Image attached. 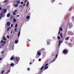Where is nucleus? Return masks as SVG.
I'll list each match as a JSON object with an SVG mask.
<instances>
[{"label":"nucleus","mask_w":74,"mask_h":74,"mask_svg":"<svg viewBox=\"0 0 74 74\" xmlns=\"http://www.w3.org/2000/svg\"><path fill=\"white\" fill-rule=\"evenodd\" d=\"M18 59H19V58L17 57L16 58V59H15V63L16 64H18Z\"/></svg>","instance_id":"1"},{"label":"nucleus","mask_w":74,"mask_h":74,"mask_svg":"<svg viewBox=\"0 0 74 74\" xmlns=\"http://www.w3.org/2000/svg\"><path fill=\"white\" fill-rule=\"evenodd\" d=\"M63 53H64V54H67V51L66 49H64L63 51Z\"/></svg>","instance_id":"2"},{"label":"nucleus","mask_w":74,"mask_h":74,"mask_svg":"<svg viewBox=\"0 0 74 74\" xmlns=\"http://www.w3.org/2000/svg\"><path fill=\"white\" fill-rule=\"evenodd\" d=\"M63 42V41H61V40H59L58 42V46L60 47V43H62Z\"/></svg>","instance_id":"3"},{"label":"nucleus","mask_w":74,"mask_h":74,"mask_svg":"<svg viewBox=\"0 0 74 74\" xmlns=\"http://www.w3.org/2000/svg\"><path fill=\"white\" fill-rule=\"evenodd\" d=\"M73 26V24L72 23H70L69 24V28H71V27H72Z\"/></svg>","instance_id":"4"},{"label":"nucleus","mask_w":74,"mask_h":74,"mask_svg":"<svg viewBox=\"0 0 74 74\" xmlns=\"http://www.w3.org/2000/svg\"><path fill=\"white\" fill-rule=\"evenodd\" d=\"M15 60V57H14V56H13L10 59V60Z\"/></svg>","instance_id":"5"},{"label":"nucleus","mask_w":74,"mask_h":74,"mask_svg":"<svg viewBox=\"0 0 74 74\" xmlns=\"http://www.w3.org/2000/svg\"><path fill=\"white\" fill-rule=\"evenodd\" d=\"M62 30H63V29H62V27L60 28V30H59L58 34H59L60 33V31H61V32H62Z\"/></svg>","instance_id":"6"},{"label":"nucleus","mask_w":74,"mask_h":74,"mask_svg":"<svg viewBox=\"0 0 74 74\" xmlns=\"http://www.w3.org/2000/svg\"><path fill=\"white\" fill-rule=\"evenodd\" d=\"M20 33H21V29H20V30L19 31L18 34V38L19 37V36H20Z\"/></svg>","instance_id":"7"},{"label":"nucleus","mask_w":74,"mask_h":74,"mask_svg":"<svg viewBox=\"0 0 74 74\" xmlns=\"http://www.w3.org/2000/svg\"><path fill=\"white\" fill-rule=\"evenodd\" d=\"M3 42V40H1V43H0V49H1V45L2 43Z\"/></svg>","instance_id":"8"},{"label":"nucleus","mask_w":74,"mask_h":74,"mask_svg":"<svg viewBox=\"0 0 74 74\" xmlns=\"http://www.w3.org/2000/svg\"><path fill=\"white\" fill-rule=\"evenodd\" d=\"M16 2L17 4H20V1L19 0H17Z\"/></svg>","instance_id":"9"},{"label":"nucleus","mask_w":74,"mask_h":74,"mask_svg":"<svg viewBox=\"0 0 74 74\" xmlns=\"http://www.w3.org/2000/svg\"><path fill=\"white\" fill-rule=\"evenodd\" d=\"M37 55H38L39 56H40V55H41V53H40V52H37Z\"/></svg>","instance_id":"10"},{"label":"nucleus","mask_w":74,"mask_h":74,"mask_svg":"<svg viewBox=\"0 0 74 74\" xmlns=\"http://www.w3.org/2000/svg\"><path fill=\"white\" fill-rule=\"evenodd\" d=\"M69 38H70V36L66 38H65V40H66V41H67V40H69Z\"/></svg>","instance_id":"11"},{"label":"nucleus","mask_w":74,"mask_h":74,"mask_svg":"<svg viewBox=\"0 0 74 74\" xmlns=\"http://www.w3.org/2000/svg\"><path fill=\"white\" fill-rule=\"evenodd\" d=\"M55 55V53H53L51 54V56H54Z\"/></svg>","instance_id":"12"},{"label":"nucleus","mask_w":74,"mask_h":74,"mask_svg":"<svg viewBox=\"0 0 74 74\" xmlns=\"http://www.w3.org/2000/svg\"><path fill=\"white\" fill-rule=\"evenodd\" d=\"M44 65L41 68L40 70H42L43 69H44Z\"/></svg>","instance_id":"13"},{"label":"nucleus","mask_w":74,"mask_h":74,"mask_svg":"<svg viewBox=\"0 0 74 74\" xmlns=\"http://www.w3.org/2000/svg\"><path fill=\"white\" fill-rule=\"evenodd\" d=\"M39 57H40V56L37 54L36 57V58H39Z\"/></svg>","instance_id":"14"},{"label":"nucleus","mask_w":74,"mask_h":74,"mask_svg":"<svg viewBox=\"0 0 74 74\" xmlns=\"http://www.w3.org/2000/svg\"><path fill=\"white\" fill-rule=\"evenodd\" d=\"M60 36L61 37V38H63V34H62V33H61L60 34Z\"/></svg>","instance_id":"15"},{"label":"nucleus","mask_w":74,"mask_h":74,"mask_svg":"<svg viewBox=\"0 0 74 74\" xmlns=\"http://www.w3.org/2000/svg\"><path fill=\"white\" fill-rule=\"evenodd\" d=\"M48 68V66H45L44 68V70H46V69H47Z\"/></svg>","instance_id":"16"},{"label":"nucleus","mask_w":74,"mask_h":74,"mask_svg":"<svg viewBox=\"0 0 74 74\" xmlns=\"http://www.w3.org/2000/svg\"><path fill=\"white\" fill-rule=\"evenodd\" d=\"M15 42V44H17L18 42V40H16Z\"/></svg>","instance_id":"17"},{"label":"nucleus","mask_w":74,"mask_h":74,"mask_svg":"<svg viewBox=\"0 0 74 74\" xmlns=\"http://www.w3.org/2000/svg\"><path fill=\"white\" fill-rule=\"evenodd\" d=\"M3 40H7V39L5 38V37L4 36L3 37Z\"/></svg>","instance_id":"18"},{"label":"nucleus","mask_w":74,"mask_h":74,"mask_svg":"<svg viewBox=\"0 0 74 74\" xmlns=\"http://www.w3.org/2000/svg\"><path fill=\"white\" fill-rule=\"evenodd\" d=\"M3 12H4V13H5V12H7V10L4 9V10Z\"/></svg>","instance_id":"19"},{"label":"nucleus","mask_w":74,"mask_h":74,"mask_svg":"<svg viewBox=\"0 0 74 74\" xmlns=\"http://www.w3.org/2000/svg\"><path fill=\"white\" fill-rule=\"evenodd\" d=\"M10 16V13H8L7 15V16L8 17H9V16Z\"/></svg>","instance_id":"20"},{"label":"nucleus","mask_w":74,"mask_h":74,"mask_svg":"<svg viewBox=\"0 0 74 74\" xmlns=\"http://www.w3.org/2000/svg\"><path fill=\"white\" fill-rule=\"evenodd\" d=\"M14 7H18V4H15L14 5Z\"/></svg>","instance_id":"21"},{"label":"nucleus","mask_w":74,"mask_h":74,"mask_svg":"<svg viewBox=\"0 0 74 74\" xmlns=\"http://www.w3.org/2000/svg\"><path fill=\"white\" fill-rule=\"evenodd\" d=\"M10 66H14V63H11L10 64Z\"/></svg>","instance_id":"22"},{"label":"nucleus","mask_w":74,"mask_h":74,"mask_svg":"<svg viewBox=\"0 0 74 74\" xmlns=\"http://www.w3.org/2000/svg\"><path fill=\"white\" fill-rule=\"evenodd\" d=\"M47 45H50V43L49 42L47 41Z\"/></svg>","instance_id":"23"},{"label":"nucleus","mask_w":74,"mask_h":74,"mask_svg":"<svg viewBox=\"0 0 74 74\" xmlns=\"http://www.w3.org/2000/svg\"><path fill=\"white\" fill-rule=\"evenodd\" d=\"M7 26H10V23L8 22L7 23Z\"/></svg>","instance_id":"24"},{"label":"nucleus","mask_w":74,"mask_h":74,"mask_svg":"<svg viewBox=\"0 0 74 74\" xmlns=\"http://www.w3.org/2000/svg\"><path fill=\"white\" fill-rule=\"evenodd\" d=\"M8 1V0H5L4 1H3V3H7Z\"/></svg>","instance_id":"25"},{"label":"nucleus","mask_w":74,"mask_h":74,"mask_svg":"<svg viewBox=\"0 0 74 74\" xmlns=\"http://www.w3.org/2000/svg\"><path fill=\"white\" fill-rule=\"evenodd\" d=\"M58 40H60V36H58Z\"/></svg>","instance_id":"26"},{"label":"nucleus","mask_w":74,"mask_h":74,"mask_svg":"<svg viewBox=\"0 0 74 74\" xmlns=\"http://www.w3.org/2000/svg\"><path fill=\"white\" fill-rule=\"evenodd\" d=\"M29 16H28L27 17V19H29Z\"/></svg>","instance_id":"27"},{"label":"nucleus","mask_w":74,"mask_h":74,"mask_svg":"<svg viewBox=\"0 0 74 74\" xmlns=\"http://www.w3.org/2000/svg\"><path fill=\"white\" fill-rule=\"evenodd\" d=\"M13 20L14 21V22H16V19H15V18H14L13 19Z\"/></svg>","instance_id":"28"},{"label":"nucleus","mask_w":74,"mask_h":74,"mask_svg":"<svg viewBox=\"0 0 74 74\" xmlns=\"http://www.w3.org/2000/svg\"><path fill=\"white\" fill-rule=\"evenodd\" d=\"M13 14L14 15H16V13L14 12H13Z\"/></svg>","instance_id":"29"},{"label":"nucleus","mask_w":74,"mask_h":74,"mask_svg":"<svg viewBox=\"0 0 74 74\" xmlns=\"http://www.w3.org/2000/svg\"><path fill=\"white\" fill-rule=\"evenodd\" d=\"M71 19L73 20H74V16H73V17H72V18H71Z\"/></svg>","instance_id":"30"},{"label":"nucleus","mask_w":74,"mask_h":74,"mask_svg":"<svg viewBox=\"0 0 74 74\" xmlns=\"http://www.w3.org/2000/svg\"><path fill=\"white\" fill-rule=\"evenodd\" d=\"M58 54H56V59L57 58V57H58Z\"/></svg>","instance_id":"31"},{"label":"nucleus","mask_w":74,"mask_h":74,"mask_svg":"<svg viewBox=\"0 0 74 74\" xmlns=\"http://www.w3.org/2000/svg\"><path fill=\"white\" fill-rule=\"evenodd\" d=\"M3 13H1V16H3Z\"/></svg>","instance_id":"32"},{"label":"nucleus","mask_w":74,"mask_h":74,"mask_svg":"<svg viewBox=\"0 0 74 74\" xmlns=\"http://www.w3.org/2000/svg\"><path fill=\"white\" fill-rule=\"evenodd\" d=\"M17 30V28H15V32H16L17 31H16Z\"/></svg>","instance_id":"33"},{"label":"nucleus","mask_w":74,"mask_h":74,"mask_svg":"<svg viewBox=\"0 0 74 74\" xmlns=\"http://www.w3.org/2000/svg\"><path fill=\"white\" fill-rule=\"evenodd\" d=\"M10 70H9L8 71L7 73H6L7 74H8V73H9V72H10Z\"/></svg>","instance_id":"34"},{"label":"nucleus","mask_w":74,"mask_h":74,"mask_svg":"<svg viewBox=\"0 0 74 74\" xmlns=\"http://www.w3.org/2000/svg\"><path fill=\"white\" fill-rule=\"evenodd\" d=\"M17 24H16L15 25V27H17Z\"/></svg>","instance_id":"35"},{"label":"nucleus","mask_w":74,"mask_h":74,"mask_svg":"<svg viewBox=\"0 0 74 74\" xmlns=\"http://www.w3.org/2000/svg\"><path fill=\"white\" fill-rule=\"evenodd\" d=\"M7 37L8 38H10V36H7Z\"/></svg>","instance_id":"36"},{"label":"nucleus","mask_w":74,"mask_h":74,"mask_svg":"<svg viewBox=\"0 0 74 74\" xmlns=\"http://www.w3.org/2000/svg\"><path fill=\"white\" fill-rule=\"evenodd\" d=\"M38 60H39V62H40V61H41V59H38Z\"/></svg>","instance_id":"37"},{"label":"nucleus","mask_w":74,"mask_h":74,"mask_svg":"<svg viewBox=\"0 0 74 74\" xmlns=\"http://www.w3.org/2000/svg\"><path fill=\"white\" fill-rule=\"evenodd\" d=\"M48 64H46V65L45 66H48Z\"/></svg>","instance_id":"38"},{"label":"nucleus","mask_w":74,"mask_h":74,"mask_svg":"<svg viewBox=\"0 0 74 74\" xmlns=\"http://www.w3.org/2000/svg\"><path fill=\"white\" fill-rule=\"evenodd\" d=\"M13 26V24H12L11 25V27H12Z\"/></svg>","instance_id":"39"},{"label":"nucleus","mask_w":74,"mask_h":74,"mask_svg":"<svg viewBox=\"0 0 74 74\" xmlns=\"http://www.w3.org/2000/svg\"><path fill=\"white\" fill-rule=\"evenodd\" d=\"M10 30V28H8L7 29V31H8V30Z\"/></svg>","instance_id":"40"},{"label":"nucleus","mask_w":74,"mask_h":74,"mask_svg":"<svg viewBox=\"0 0 74 74\" xmlns=\"http://www.w3.org/2000/svg\"><path fill=\"white\" fill-rule=\"evenodd\" d=\"M27 70H28V71H29V70H30V68H27Z\"/></svg>","instance_id":"41"},{"label":"nucleus","mask_w":74,"mask_h":74,"mask_svg":"<svg viewBox=\"0 0 74 74\" xmlns=\"http://www.w3.org/2000/svg\"><path fill=\"white\" fill-rule=\"evenodd\" d=\"M2 59H3V58H0V60H2Z\"/></svg>","instance_id":"42"},{"label":"nucleus","mask_w":74,"mask_h":74,"mask_svg":"<svg viewBox=\"0 0 74 74\" xmlns=\"http://www.w3.org/2000/svg\"><path fill=\"white\" fill-rule=\"evenodd\" d=\"M23 2L22 1L21 2V4H23Z\"/></svg>","instance_id":"43"},{"label":"nucleus","mask_w":74,"mask_h":74,"mask_svg":"<svg viewBox=\"0 0 74 74\" xmlns=\"http://www.w3.org/2000/svg\"><path fill=\"white\" fill-rule=\"evenodd\" d=\"M4 73V71H3L2 72V74H3Z\"/></svg>","instance_id":"44"},{"label":"nucleus","mask_w":74,"mask_h":74,"mask_svg":"<svg viewBox=\"0 0 74 74\" xmlns=\"http://www.w3.org/2000/svg\"><path fill=\"white\" fill-rule=\"evenodd\" d=\"M14 11L15 12H17V10H14Z\"/></svg>","instance_id":"45"},{"label":"nucleus","mask_w":74,"mask_h":74,"mask_svg":"<svg viewBox=\"0 0 74 74\" xmlns=\"http://www.w3.org/2000/svg\"><path fill=\"white\" fill-rule=\"evenodd\" d=\"M27 4H29V3L28 1L27 2Z\"/></svg>","instance_id":"46"},{"label":"nucleus","mask_w":74,"mask_h":74,"mask_svg":"<svg viewBox=\"0 0 74 74\" xmlns=\"http://www.w3.org/2000/svg\"><path fill=\"white\" fill-rule=\"evenodd\" d=\"M27 1V0H26L24 2L25 3H26Z\"/></svg>","instance_id":"47"},{"label":"nucleus","mask_w":74,"mask_h":74,"mask_svg":"<svg viewBox=\"0 0 74 74\" xmlns=\"http://www.w3.org/2000/svg\"><path fill=\"white\" fill-rule=\"evenodd\" d=\"M5 41H3V44H5Z\"/></svg>","instance_id":"48"},{"label":"nucleus","mask_w":74,"mask_h":74,"mask_svg":"<svg viewBox=\"0 0 74 74\" xmlns=\"http://www.w3.org/2000/svg\"><path fill=\"white\" fill-rule=\"evenodd\" d=\"M20 8H21V7H22V6L20 5Z\"/></svg>","instance_id":"49"},{"label":"nucleus","mask_w":74,"mask_h":74,"mask_svg":"<svg viewBox=\"0 0 74 74\" xmlns=\"http://www.w3.org/2000/svg\"><path fill=\"white\" fill-rule=\"evenodd\" d=\"M0 10H1V7L0 8Z\"/></svg>","instance_id":"50"},{"label":"nucleus","mask_w":74,"mask_h":74,"mask_svg":"<svg viewBox=\"0 0 74 74\" xmlns=\"http://www.w3.org/2000/svg\"><path fill=\"white\" fill-rule=\"evenodd\" d=\"M55 60H56V59H54V61H53L52 62H54V61H55Z\"/></svg>","instance_id":"51"},{"label":"nucleus","mask_w":74,"mask_h":74,"mask_svg":"<svg viewBox=\"0 0 74 74\" xmlns=\"http://www.w3.org/2000/svg\"><path fill=\"white\" fill-rule=\"evenodd\" d=\"M19 15H17V17H19Z\"/></svg>","instance_id":"52"},{"label":"nucleus","mask_w":74,"mask_h":74,"mask_svg":"<svg viewBox=\"0 0 74 74\" xmlns=\"http://www.w3.org/2000/svg\"><path fill=\"white\" fill-rule=\"evenodd\" d=\"M26 5L27 6H28V5H29V4H27Z\"/></svg>","instance_id":"53"},{"label":"nucleus","mask_w":74,"mask_h":74,"mask_svg":"<svg viewBox=\"0 0 74 74\" xmlns=\"http://www.w3.org/2000/svg\"><path fill=\"white\" fill-rule=\"evenodd\" d=\"M25 4H24L23 5V6H25Z\"/></svg>","instance_id":"54"},{"label":"nucleus","mask_w":74,"mask_h":74,"mask_svg":"<svg viewBox=\"0 0 74 74\" xmlns=\"http://www.w3.org/2000/svg\"><path fill=\"white\" fill-rule=\"evenodd\" d=\"M2 53H4V51H2Z\"/></svg>","instance_id":"55"},{"label":"nucleus","mask_w":74,"mask_h":74,"mask_svg":"<svg viewBox=\"0 0 74 74\" xmlns=\"http://www.w3.org/2000/svg\"><path fill=\"white\" fill-rule=\"evenodd\" d=\"M27 43H29V41H27Z\"/></svg>","instance_id":"56"},{"label":"nucleus","mask_w":74,"mask_h":74,"mask_svg":"<svg viewBox=\"0 0 74 74\" xmlns=\"http://www.w3.org/2000/svg\"><path fill=\"white\" fill-rule=\"evenodd\" d=\"M29 64H32V63L31 62H30L29 63Z\"/></svg>","instance_id":"57"},{"label":"nucleus","mask_w":74,"mask_h":74,"mask_svg":"<svg viewBox=\"0 0 74 74\" xmlns=\"http://www.w3.org/2000/svg\"><path fill=\"white\" fill-rule=\"evenodd\" d=\"M69 45H71V43H69Z\"/></svg>","instance_id":"58"},{"label":"nucleus","mask_w":74,"mask_h":74,"mask_svg":"<svg viewBox=\"0 0 74 74\" xmlns=\"http://www.w3.org/2000/svg\"><path fill=\"white\" fill-rule=\"evenodd\" d=\"M2 46H3V45H4V44H2Z\"/></svg>","instance_id":"59"},{"label":"nucleus","mask_w":74,"mask_h":74,"mask_svg":"<svg viewBox=\"0 0 74 74\" xmlns=\"http://www.w3.org/2000/svg\"><path fill=\"white\" fill-rule=\"evenodd\" d=\"M29 41H30V40H29Z\"/></svg>","instance_id":"60"},{"label":"nucleus","mask_w":74,"mask_h":74,"mask_svg":"<svg viewBox=\"0 0 74 74\" xmlns=\"http://www.w3.org/2000/svg\"><path fill=\"white\" fill-rule=\"evenodd\" d=\"M54 1H55V0H53Z\"/></svg>","instance_id":"61"},{"label":"nucleus","mask_w":74,"mask_h":74,"mask_svg":"<svg viewBox=\"0 0 74 74\" xmlns=\"http://www.w3.org/2000/svg\"><path fill=\"white\" fill-rule=\"evenodd\" d=\"M12 32H11V34H12Z\"/></svg>","instance_id":"62"},{"label":"nucleus","mask_w":74,"mask_h":74,"mask_svg":"<svg viewBox=\"0 0 74 74\" xmlns=\"http://www.w3.org/2000/svg\"><path fill=\"white\" fill-rule=\"evenodd\" d=\"M39 73V72L38 73V74Z\"/></svg>","instance_id":"63"}]
</instances>
